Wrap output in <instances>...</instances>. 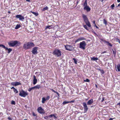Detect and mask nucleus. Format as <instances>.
<instances>
[{
  "instance_id": "obj_53",
  "label": "nucleus",
  "mask_w": 120,
  "mask_h": 120,
  "mask_svg": "<svg viewBox=\"0 0 120 120\" xmlns=\"http://www.w3.org/2000/svg\"><path fill=\"white\" fill-rule=\"evenodd\" d=\"M56 93L58 95V97H59V93L58 92H56Z\"/></svg>"
},
{
  "instance_id": "obj_44",
  "label": "nucleus",
  "mask_w": 120,
  "mask_h": 120,
  "mask_svg": "<svg viewBox=\"0 0 120 120\" xmlns=\"http://www.w3.org/2000/svg\"><path fill=\"white\" fill-rule=\"evenodd\" d=\"M50 27V26H47L46 27V29H47L48 28H49V29H50V28H49Z\"/></svg>"
},
{
  "instance_id": "obj_6",
  "label": "nucleus",
  "mask_w": 120,
  "mask_h": 120,
  "mask_svg": "<svg viewBox=\"0 0 120 120\" xmlns=\"http://www.w3.org/2000/svg\"><path fill=\"white\" fill-rule=\"evenodd\" d=\"M38 48V47H35L33 49L32 52L33 54L35 55L37 54L38 53L37 51Z\"/></svg>"
},
{
  "instance_id": "obj_33",
  "label": "nucleus",
  "mask_w": 120,
  "mask_h": 120,
  "mask_svg": "<svg viewBox=\"0 0 120 120\" xmlns=\"http://www.w3.org/2000/svg\"><path fill=\"white\" fill-rule=\"evenodd\" d=\"M103 23L104 24H105V25H106L107 24V21L105 19H103Z\"/></svg>"
},
{
  "instance_id": "obj_3",
  "label": "nucleus",
  "mask_w": 120,
  "mask_h": 120,
  "mask_svg": "<svg viewBox=\"0 0 120 120\" xmlns=\"http://www.w3.org/2000/svg\"><path fill=\"white\" fill-rule=\"evenodd\" d=\"M86 45V43L84 41L80 42L79 44V48L83 49H85Z\"/></svg>"
},
{
  "instance_id": "obj_39",
  "label": "nucleus",
  "mask_w": 120,
  "mask_h": 120,
  "mask_svg": "<svg viewBox=\"0 0 120 120\" xmlns=\"http://www.w3.org/2000/svg\"><path fill=\"white\" fill-rule=\"evenodd\" d=\"M84 81L87 82H90V80L87 79H86V80H84Z\"/></svg>"
},
{
  "instance_id": "obj_55",
  "label": "nucleus",
  "mask_w": 120,
  "mask_h": 120,
  "mask_svg": "<svg viewBox=\"0 0 120 120\" xmlns=\"http://www.w3.org/2000/svg\"><path fill=\"white\" fill-rule=\"evenodd\" d=\"M113 120V119L111 118H110L109 119V120Z\"/></svg>"
},
{
  "instance_id": "obj_8",
  "label": "nucleus",
  "mask_w": 120,
  "mask_h": 120,
  "mask_svg": "<svg viewBox=\"0 0 120 120\" xmlns=\"http://www.w3.org/2000/svg\"><path fill=\"white\" fill-rule=\"evenodd\" d=\"M38 112L42 114L44 113V110L41 107H39L38 109Z\"/></svg>"
},
{
  "instance_id": "obj_52",
  "label": "nucleus",
  "mask_w": 120,
  "mask_h": 120,
  "mask_svg": "<svg viewBox=\"0 0 120 120\" xmlns=\"http://www.w3.org/2000/svg\"><path fill=\"white\" fill-rule=\"evenodd\" d=\"M95 26V27L97 29H98V27L96 25V24H95V25H94V26Z\"/></svg>"
},
{
  "instance_id": "obj_20",
  "label": "nucleus",
  "mask_w": 120,
  "mask_h": 120,
  "mask_svg": "<svg viewBox=\"0 0 120 120\" xmlns=\"http://www.w3.org/2000/svg\"><path fill=\"white\" fill-rule=\"evenodd\" d=\"M8 50V53H9L11 52L12 51V50L11 49V48L8 49L7 48H6V49L5 50Z\"/></svg>"
},
{
  "instance_id": "obj_4",
  "label": "nucleus",
  "mask_w": 120,
  "mask_h": 120,
  "mask_svg": "<svg viewBox=\"0 0 120 120\" xmlns=\"http://www.w3.org/2000/svg\"><path fill=\"white\" fill-rule=\"evenodd\" d=\"M18 43V41H11L8 42V44L10 46L13 47Z\"/></svg>"
},
{
  "instance_id": "obj_42",
  "label": "nucleus",
  "mask_w": 120,
  "mask_h": 120,
  "mask_svg": "<svg viewBox=\"0 0 120 120\" xmlns=\"http://www.w3.org/2000/svg\"><path fill=\"white\" fill-rule=\"evenodd\" d=\"M92 32L95 35H97L96 33L94 32V30H93L92 31Z\"/></svg>"
},
{
  "instance_id": "obj_34",
  "label": "nucleus",
  "mask_w": 120,
  "mask_h": 120,
  "mask_svg": "<svg viewBox=\"0 0 120 120\" xmlns=\"http://www.w3.org/2000/svg\"><path fill=\"white\" fill-rule=\"evenodd\" d=\"M73 59L74 60L75 63L76 64H77V61L76 59L75 58H73Z\"/></svg>"
},
{
  "instance_id": "obj_38",
  "label": "nucleus",
  "mask_w": 120,
  "mask_h": 120,
  "mask_svg": "<svg viewBox=\"0 0 120 120\" xmlns=\"http://www.w3.org/2000/svg\"><path fill=\"white\" fill-rule=\"evenodd\" d=\"M84 27L86 30H88V29L86 25H85L83 26Z\"/></svg>"
},
{
  "instance_id": "obj_16",
  "label": "nucleus",
  "mask_w": 120,
  "mask_h": 120,
  "mask_svg": "<svg viewBox=\"0 0 120 120\" xmlns=\"http://www.w3.org/2000/svg\"><path fill=\"white\" fill-rule=\"evenodd\" d=\"M28 43L27 44L26 43H25L23 46V47L24 49H29V47L28 46Z\"/></svg>"
},
{
  "instance_id": "obj_60",
  "label": "nucleus",
  "mask_w": 120,
  "mask_h": 120,
  "mask_svg": "<svg viewBox=\"0 0 120 120\" xmlns=\"http://www.w3.org/2000/svg\"><path fill=\"white\" fill-rule=\"evenodd\" d=\"M53 92H54V93H56V92H57L56 91H55V90H54L53 91Z\"/></svg>"
},
{
  "instance_id": "obj_19",
  "label": "nucleus",
  "mask_w": 120,
  "mask_h": 120,
  "mask_svg": "<svg viewBox=\"0 0 120 120\" xmlns=\"http://www.w3.org/2000/svg\"><path fill=\"white\" fill-rule=\"evenodd\" d=\"M85 23H86V25L88 26L89 27H90L91 26L90 25V22L89 21H87L86 22H85Z\"/></svg>"
},
{
  "instance_id": "obj_32",
  "label": "nucleus",
  "mask_w": 120,
  "mask_h": 120,
  "mask_svg": "<svg viewBox=\"0 0 120 120\" xmlns=\"http://www.w3.org/2000/svg\"><path fill=\"white\" fill-rule=\"evenodd\" d=\"M13 91L15 93H18V90L15 88L13 90Z\"/></svg>"
},
{
  "instance_id": "obj_64",
  "label": "nucleus",
  "mask_w": 120,
  "mask_h": 120,
  "mask_svg": "<svg viewBox=\"0 0 120 120\" xmlns=\"http://www.w3.org/2000/svg\"><path fill=\"white\" fill-rule=\"evenodd\" d=\"M51 90H52V91L53 92V91H54V90L53 89H51Z\"/></svg>"
},
{
  "instance_id": "obj_48",
  "label": "nucleus",
  "mask_w": 120,
  "mask_h": 120,
  "mask_svg": "<svg viewBox=\"0 0 120 120\" xmlns=\"http://www.w3.org/2000/svg\"><path fill=\"white\" fill-rule=\"evenodd\" d=\"M53 114L50 115L49 116V117H52L53 116Z\"/></svg>"
},
{
  "instance_id": "obj_46",
  "label": "nucleus",
  "mask_w": 120,
  "mask_h": 120,
  "mask_svg": "<svg viewBox=\"0 0 120 120\" xmlns=\"http://www.w3.org/2000/svg\"><path fill=\"white\" fill-rule=\"evenodd\" d=\"M104 99H105V98H104V97H103L102 98V100L101 101V102H103L104 101Z\"/></svg>"
},
{
  "instance_id": "obj_13",
  "label": "nucleus",
  "mask_w": 120,
  "mask_h": 120,
  "mask_svg": "<svg viewBox=\"0 0 120 120\" xmlns=\"http://www.w3.org/2000/svg\"><path fill=\"white\" fill-rule=\"evenodd\" d=\"M85 39L83 37H81L78 38L75 41V42L76 43L78 41H80L81 40H85Z\"/></svg>"
},
{
  "instance_id": "obj_21",
  "label": "nucleus",
  "mask_w": 120,
  "mask_h": 120,
  "mask_svg": "<svg viewBox=\"0 0 120 120\" xmlns=\"http://www.w3.org/2000/svg\"><path fill=\"white\" fill-rule=\"evenodd\" d=\"M98 60V58L97 57H93L91 58V60H92L95 61Z\"/></svg>"
},
{
  "instance_id": "obj_23",
  "label": "nucleus",
  "mask_w": 120,
  "mask_h": 120,
  "mask_svg": "<svg viewBox=\"0 0 120 120\" xmlns=\"http://www.w3.org/2000/svg\"><path fill=\"white\" fill-rule=\"evenodd\" d=\"M20 26H21L20 24H17L16 26L15 27V29H18L19 28Z\"/></svg>"
},
{
  "instance_id": "obj_25",
  "label": "nucleus",
  "mask_w": 120,
  "mask_h": 120,
  "mask_svg": "<svg viewBox=\"0 0 120 120\" xmlns=\"http://www.w3.org/2000/svg\"><path fill=\"white\" fill-rule=\"evenodd\" d=\"M46 99L45 98H42V102L43 103H45V101H46Z\"/></svg>"
},
{
  "instance_id": "obj_50",
  "label": "nucleus",
  "mask_w": 120,
  "mask_h": 120,
  "mask_svg": "<svg viewBox=\"0 0 120 120\" xmlns=\"http://www.w3.org/2000/svg\"><path fill=\"white\" fill-rule=\"evenodd\" d=\"M53 116L55 119H56L57 118V117L55 116L54 114H53Z\"/></svg>"
},
{
  "instance_id": "obj_17",
  "label": "nucleus",
  "mask_w": 120,
  "mask_h": 120,
  "mask_svg": "<svg viewBox=\"0 0 120 120\" xmlns=\"http://www.w3.org/2000/svg\"><path fill=\"white\" fill-rule=\"evenodd\" d=\"M33 81V84H35L36 83L37 81V79H36V76L35 75H34V79Z\"/></svg>"
},
{
  "instance_id": "obj_2",
  "label": "nucleus",
  "mask_w": 120,
  "mask_h": 120,
  "mask_svg": "<svg viewBox=\"0 0 120 120\" xmlns=\"http://www.w3.org/2000/svg\"><path fill=\"white\" fill-rule=\"evenodd\" d=\"M28 95V94L26 92H25L23 90H22L20 91L19 95L21 97H25Z\"/></svg>"
},
{
  "instance_id": "obj_63",
  "label": "nucleus",
  "mask_w": 120,
  "mask_h": 120,
  "mask_svg": "<svg viewBox=\"0 0 120 120\" xmlns=\"http://www.w3.org/2000/svg\"><path fill=\"white\" fill-rule=\"evenodd\" d=\"M118 42H119V43L120 44V40L119 39H118Z\"/></svg>"
},
{
  "instance_id": "obj_9",
  "label": "nucleus",
  "mask_w": 120,
  "mask_h": 120,
  "mask_svg": "<svg viewBox=\"0 0 120 120\" xmlns=\"http://www.w3.org/2000/svg\"><path fill=\"white\" fill-rule=\"evenodd\" d=\"M21 83L18 82H13L11 83V84L14 86H16L21 85Z\"/></svg>"
},
{
  "instance_id": "obj_11",
  "label": "nucleus",
  "mask_w": 120,
  "mask_h": 120,
  "mask_svg": "<svg viewBox=\"0 0 120 120\" xmlns=\"http://www.w3.org/2000/svg\"><path fill=\"white\" fill-rule=\"evenodd\" d=\"M82 17L85 22H86L87 21H88V20L86 15L84 14H83Z\"/></svg>"
},
{
  "instance_id": "obj_61",
  "label": "nucleus",
  "mask_w": 120,
  "mask_h": 120,
  "mask_svg": "<svg viewBox=\"0 0 120 120\" xmlns=\"http://www.w3.org/2000/svg\"><path fill=\"white\" fill-rule=\"evenodd\" d=\"M120 6V3L119 4H118V6H117V7H119V6Z\"/></svg>"
},
{
  "instance_id": "obj_56",
  "label": "nucleus",
  "mask_w": 120,
  "mask_h": 120,
  "mask_svg": "<svg viewBox=\"0 0 120 120\" xmlns=\"http://www.w3.org/2000/svg\"><path fill=\"white\" fill-rule=\"evenodd\" d=\"M93 23L94 24V25H95V21H93Z\"/></svg>"
},
{
  "instance_id": "obj_37",
  "label": "nucleus",
  "mask_w": 120,
  "mask_h": 120,
  "mask_svg": "<svg viewBox=\"0 0 120 120\" xmlns=\"http://www.w3.org/2000/svg\"><path fill=\"white\" fill-rule=\"evenodd\" d=\"M11 104H12L15 105V101H11Z\"/></svg>"
},
{
  "instance_id": "obj_18",
  "label": "nucleus",
  "mask_w": 120,
  "mask_h": 120,
  "mask_svg": "<svg viewBox=\"0 0 120 120\" xmlns=\"http://www.w3.org/2000/svg\"><path fill=\"white\" fill-rule=\"evenodd\" d=\"M104 42L107 45L109 46L110 47H112V45L110 43H109L108 41H104Z\"/></svg>"
},
{
  "instance_id": "obj_7",
  "label": "nucleus",
  "mask_w": 120,
  "mask_h": 120,
  "mask_svg": "<svg viewBox=\"0 0 120 120\" xmlns=\"http://www.w3.org/2000/svg\"><path fill=\"white\" fill-rule=\"evenodd\" d=\"M16 17L17 18H19V20H21L24 19V17L21 15H16Z\"/></svg>"
},
{
  "instance_id": "obj_24",
  "label": "nucleus",
  "mask_w": 120,
  "mask_h": 120,
  "mask_svg": "<svg viewBox=\"0 0 120 120\" xmlns=\"http://www.w3.org/2000/svg\"><path fill=\"white\" fill-rule=\"evenodd\" d=\"M41 86L39 85H37L35 86H34L35 89H39L40 88Z\"/></svg>"
},
{
  "instance_id": "obj_30",
  "label": "nucleus",
  "mask_w": 120,
  "mask_h": 120,
  "mask_svg": "<svg viewBox=\"0 0 120 120\" xmlns=\"http://www.w3.org/2000/svg\"><path fill=\"white\" fill-rule=\"evenodd\" d=\"M34 89V86L31 87V88H29V89H28V90L29 91H30Z\"/></svg>"
},
{
  "instance_id": "obj_5",
  "label": "nucleus",
  "mask_w": 120,
  "mask_h": 120,
  "mask_svg": "<svg viewBox=\"0 0 120 120\" xmlns=\"http://www.w3.org/2000/svg\"><path fill=\"white\" fill-rule=\"evenodd\" d=\"M65 47L66 50L69 51L73 50V48L72 46L70 45H67L65 46Z\"/></svg>"
},
{
  "instance_id": "obj_14",
  "label": "nucleus",
  "mask_w": 120,
  "mask_h": 120,
  "mask_svg": "<svg viewBox=\"0 0 120 120\" xmlns=\"http://www.w3.org/2000/svg\"><path fill=\"white\" fill-rule=\"evenodd\" d=\"M84 10H86L88 12L90 11V8L88 6H85L83 8Z\"/></svg>"
},
{
  "instance_id": "obj_40",
  "label": "nucleus",
  "mask_w": 120,
  "mask_h": 120,
  "mask_svg": "<svg viewBox=\"0 0 120 120\" xmlns=\"http://www.w3.org/2000/svg\"><path fill=\"white\" fill-rule=\"evenodd\" d=\"M49 116H44V118L45 119H47L49 118Z\"/></svg>"
},
{
  "instance_id": "obj_41",
  "label": "nucleus",
  "mask_w": 120,
  "mask_h": 120,
  "mask_svg": "<svg viewBox=\"0 0 120 120\" xmlns=\"http://www.w3.org/2000/svg\"><path fill=\"white\" fill-rule=\"evenodd\" d=\"M115 6H114V4L112 5H111V7H112V9H113V8Z\"/></svg>"
},
{
  "instance_id": "obj_47",
  "label": "nucleus",
  "mask_w": 120,
  "mask_h": 120,
  "mask_svg": "<svg viewBox=\"0 0 120 120\" xmlns=\"http://www.w3.org/2000/svg\"><path fill=\"white\" fill-rule=\"evenodd\" d=\"M8 119L9 120H12V119H11V118L10 117H8Z\"/></svg>"
},
{
  "instance_id": "obj_27",
  "label": "nucleus",
  "mask_w": 120,
  "mask_h": 120,
  "mask_svg": "<svg viewBox=\"0 0 120 120\" xmlns=\"http://www.w3.org/2000/svg\"><path fill=\"white\" fill-rule=\"evenodd\" d=\"M31 12L33 14L35 15L36 16H37L38 15V13H37L32 11H31Z\"/></svg>"
},
{
  "instance_id": "obj_10",
  "label": "nucleus",
  "mask_w": 120,
  "mask_h": 120,
  "mask_svg": "<svg viewBox=\"0 0 120 120\" xmlns=\"http://www.w3.org/2000/svg\"><path fill=\"white\" fill-rule=\"evenodd\" d=\"M83 104L84 111L86 112L88 110V109L86 104L85 102H84L83 103Z\"/></svg>"
},
{
  "instance_id": "obj_43",
  "label": "nucleus",
  "mask_w": 120,
  "mask_h": 120,
  "mask_svg": "<svg viewBox=\"0 0 120 120\" xmlns=\"http://www.w3.org/2000/svg\"><path fill=\"white\" fill-rule=\"evenodd\" d=\"M50 98V97L49 96H47L46 98V100H49Z\"/></svg>"
},
{
  "instance_id": "obj_29",
  "label": "nucleus",
  "mask_w": 120,
  "mask_h": 120,
  "mask_svg": "<svg viewBox=\"0 0 120 120\" xmlns=\"http://www.w3.org/2000/svg\"><path fill=\"white\" fill-rule=\"evenodd\" d=\"M48 7H46L43 8L42 10L43 11H45L46 10H48Z\"/></svg>"
},
{
  "instance_id": "obj_58",
  "label": "nucleus",
  "mask_w": 120,
  "mask_h": 120,
  "mask_svg": "<svg viewBox=\"0 0 120 120\" xmlns=\"http://www.w3.org/2000/svg\"><path fill=\"white\" fill-rule=\"evenodd\" d=\"M117 1L118 3L120 2V0H117Z\"/></svg>"
},
{
  "instance_id": "obj_1",
  "label": "nucleus",
  "mask_w": 120,
  "mask_h": 120,
  "mask_svg": "<svg viewBox=\"0 0 120 120\" xmlns=\"http://www.w3.org/2000/svg\"><path fill=\"white\" fill-rule=\"evenodd\" d=\"M53 53L54 55H56L57 57H60L61 55L60 50L57 49L54 50Z\"/></svg>"
},
{
  "instance_id": "obj_57",
  "label": "nucleus",
  "mask_w": 120,
  "mask_h": 120,
  "mask_svg": "<svg viewBox=\"0 0 120 120\" xmlns=\"http://www.w3.org/2000/svg\"><path fill=\"white\" fill-rule=\"evenodd\" d=\"M117 105H119L120 106V103H118L117 104Z\"/></svg>"
},
{
  "instance_id": "obj_26",
  "label": "nucleus",
  "mask_w": 120,
  "mask_h": 120,
  "mask_svg": "<svg viewBox=\"0 0 120 120\" xmlns=\"http://www.w3.org/2000/svg\"><path fill=\"white\" fill-rule=\"evenodd\" d=\"M69 103L68 101H63L62 103L63 105H65L66 104Z\"/></svg>"
},
{
  "instance_id": "obj_62",
  "label": "nucleus",
  "mask_w": 120,
  "mask_h": 120,
  "mask_svg": "<svg viewBox=\"0 0 120 120\" xmlns=\"http://www.w3.org/2000/svg\"><path fill=\"white\" fill-rule=\"evenodd\" d=\"M28 2H30V0H26Z\"/></svg>"
},
{
  "instance_id": "obj_59",
  "label": "nucleus",
  "mask_w": 120,
  "mask_h": 120,
  "mask_svg": "<svg viewBox=\"0 0 120 120\" xmlns=\"http://www.w3.org/2000/svg\"><path fill=\"white\" fill-rule=\"evenodd\" d=\"M53 92H54V93H56V92H57L56 91H55V90H54L53 91Z\"/></svg>"
},
{
  "instance_id": "obj_51",
  "label": "nucleus",
  "mask_w": 120,
  "mask_h": 120,
  "mask_svg": "<svg viewBox=\"0 0 120 120\" xmlns=\"http://www.w3.org/2000/svg\"><path fill=\"white\" fill-rule=\"evenodd\" d=\"M106 51H104V52H102V53H101V54H102L104 53H106Z\"/></svg>"
},
{
  "instance_id": "obj_45",
  "label": "nucleus",
  "mask_w": 120,
  "mask_h": 120,
  "mask_svg": "<svg viewBox=\"0 0 120 120\" xmlns=\"http://www.w3.org/2000/svg\"><path fill=\"white\" fill-rule=\"evenodd\" d=\"M75 101L74 100H72L71 101H69V103H73Z\"/></svg>"
},
{
  "instance_id": "obj_54",
  "label": "nucleus",
  "mask_w": 120,
  "mask_h": 120,
  "mask_svg": "<svg viewBox=\"0 0 120 120\" xmlns=\"http://www.w3.org/2000/svg\"><path fill=\"white\" fill-rule=\"evenodd\" d=\"M15 88L14 87H11V89H13V90L14 89H15Z\"/></svg>"
},
{
  "instance_id": "obj_35",
  "label": "nucleus",
  "mask_w": 120,
  "mask_h": 120,
  "mask_svg": "<svg viewBox=\"0 0 120 120\" xmlns=\"http://www.w3.org/2000/svg\"><path fill=\"white\" fill-rule=\"evenodd\" d=\"M113 53L114 55V56H115L116 54V50L114 51L112 50Z\"/></svg>"
},
{
  "instance_id": "obj_28",
  "label": "nucleus",
  "mask_w": 120,
  "mask_h": 120,
  "mask_svg": "<svg viewBox=\"0 0 120 120\" xmlns=\"http://www.w3.org/2000/svg\"><path fill=\"white\" fill-rule=\"evenodd\" d=\"M0 47H2V48L5 49L6 50V47L5 45L2 44H0Z\"/></svg>"
},
{
  "instance_id": "obj_15",
  "label": "nucleus",
  "mask_w": 120,
  "mask_h": 120,
  "mask_svg": "<svg viewBox=\"0 0 120 120\" xmlns=\"http://www.w3.org/2000/svg\"><path fill=\"white\" fill-rule=\"evenodd\" d=\"M93 102V100L92 99H91L89 100L87 103V104L88 105H91Z\"/></svg>"
},
{
  "instance_id": "obj_36",
  "label": "nucleus",
  "mask_w": 120,
  "mask_h": 120,
  "mask_svg": "<svg viewBox=\"0 0 120 120\" xmlns=\"http://www.w3.org/2000/svg\"><path fill=\"white\" fill-rule=\"evenodd\" d=\"M98 70L101 71V72L102 74H104V72L103 70H101L99 69H98Z\"/></svg>"
},
{
  "instance_id": "obj_22",
  "label": "nucleus",
  "mask_w": 120,
  "mask_h": 120,
  "mask_svg": "<svg viewBox=\"0 0 120 120\" xmlns=\"http://www.w3.org/2000/svg\"><path fill=\"white\" fill-rule=\"evenodd\" d=\"M117 69L118 71H120V64H118L117 66Z\"/></svg>"
},
{
  "instance_id": "obj_31",
  "label": "nucleus",
  "mask_w": 120,
  "mask_h": 120,
  "mask_svg": "<svg viewBox=\"0 0 120 120\" xmlns=\"http://www.w3.org/2000/svg\"><path fill=\"white\" fill-rule=\"evenodd\" d=\"M87 0H86L85 2L84 3L83 5L84 6H87Z\"/></svg>"
},
{
  "instance_id": "obj_12",
  "label": "nucleus",
  "mask_w": 120,
  "mask_h": 120,
  "mask_svg": "<svg viewBox=\"0 0 120 120\" xmlns=\"http://www.w3.org/2000/svg\"><path fill=\"white\" fill-rule=\"evenodd\" d=\"M28 46L29 48H30L34 46V44L33 43H31L30 42H28Z\"/></svg>"
},
{
  "instance_id": "obj_49",
  "label": "nucleus",
  "mask_w": 120,
  "mask_h": 120,
  "mask_svg": "<svg viewBox=\"0 0 120 120\" xmlns=\"http://www.w3.org/2000/svg\"><path fill=\"white\" fill-rule=\"evenodd\" d=\"M33 115L34 116H36V115L34 112H33Z\"/></svg>"
}]
</instances>
